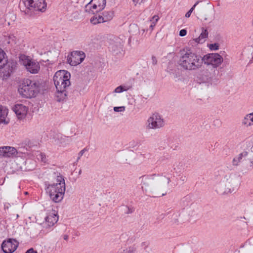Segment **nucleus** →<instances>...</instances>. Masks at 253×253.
<instances>
[{
  "label": "nucleus",
  "mask_w": 253,
  "mask_h": 253,
  "mask_svg": "<svg viewBox=\"0 0 253 253\" xmlns=\"http://www.w3.org/2000/svg\"><path fill=\"white\" fill-rule=\"evenodd\" d=\"M178 64L181 69L193 71L199 69L202 66V56L194 49L186 47L180 50V57Z\"/></svg>",
  "instance_id": "nucleus-1"
},
{
  "label": "nucleus",
  "mask_w": 253,
  "mask_h": 253,
  "mask_svg": "<svg viewBox=\"0 0 253 253\" xmlns=\"http://www.w3.org/2000/svg\"><path fill=\"white\" fill-rule=\"evenodd\" d=\"M45 190L50 199L54 203L61 202L64 197L65 191L64 177L60 173L57 176L56 182L50 184L45 183Z\"/></svg>",
  "instance_id": "nucleus-2"
},
{
  "label": "nucleus",
  "mask_w": 253,
  "mask_h": 253,
  "mask_svg": "<svg viewBox=\"0 0 253 253\" xmlns=\"http://www.w3.org/2000/svg\"><path fill=\"white\" fill-rule=\"evenodd\" d=\"M19 7L25 14L31 16L35 11H44L46 8V3L45 0H21L19 3Z\"/></svg>",
  "instance_id": "nucleus-3"
},
{
  "label": "nucleus",
  "mask_w": 253,
  "mask_h": 253,
  "mask_svg": "<svg viewBox=\"0 0 253 253\" xmlns=\"http://www.w3.org/2000/svg\"><path fill=\"white\" fill-rule=\"evenodd\" d=\"M40 83L29 79H25L18 88L19 93L25 98L35 97L40 92Z\"/></svg>",
  "instance_id": "nucleus-4"
},
{
  "label": "nucleus",
  "mask_w": 253,
  "mask_h": 253,
  "mask_svg": "<svg viewBox=\"0 0 253 253\" xmlns=\"http://www.w3.org/2000/svg\"><path fill=\"white\" fill-rule=\"evenodd\" d=\"M17 63L13 59H9L6 53L1 49V77L2 80L8 79L15 71Z\"/></svg>",
  "instance_id": "nucleus-5"
},
{
  "label": "nucleus",
  "mask_w": 253,
  "mask_h": 253,
  "mask_svg": "<svg viewBox=\"0 0 253 253\" xmlns=\"http://www.w3.org/2000/svg\"><path fill=\"white\" fill-rule=\"evenodd\" d=\"M71 74L66 70H60L53 76V81L56 89H69L71 86Z\"/></svg>",
  "instance_id": "nucleus-6"
},
{
  "label": "nucleus",
  "mask_w": 253,
  "mask_h": 253,
  "mask_svg": "<svg viewBox=\"0 0 253 253\" xmlns=\"http://www.w3.org/2000/svg\"><path fill=\"white\" fill-rule=\"evenodd\" d=\"M203 63L211 65L213 68L218 67L223 62V58L218 53H212L206 54L202 57Z\"/></svg>",
  "instance_id": "nucleus-7"
},
{
  "label": "nucleus",
  "mask_w": 253,
  "mask_h": 253,
  "mask_svg": "<svg viewBox=\"0 0 253 253\" xmlns=\"http://www.w3.org/2000/svg\"><path fill=\"white\" fill-rule=\"evenodd\" d=\"M114 14L113 11H104L100 14L94 15L90 20V22L93 25L101 23L110 21L114 17Z\"/></svg>",
  "instance_id": "nucleus-8"
},
{
  "label": "nucleus",
  "mask_w": 253,
  "mask_h": 253,
  "mask_svg": "<svg viewBox=\"0 0 253 253\" xmlns=\"http://www.w3.org/2000/svg\"><path fill=\"white\" fill-rule=\"evenodd\" d=\"M85 57V53L82 51H73L68 55L67 62L71 66H75L81 63Z\"/></svg>",
  "instance_id": "nucleus-9"
},
{
  "label": "nucleus",
  "mask_w": 253,
  "mask_h": 253,
  "mask_svg": "<svg viewBox=\"0 0 253 253\" xmlns=\"http://www.w3.org/2000/svg\"><path fill=\"white\" fill-rule=\"evenodd\" d=\"M148 126L150 128L157 129L163 127L165 123L162 116L158 113L152 115L148 120Z\"/></svg>",
  "instance_id": "nucleus-10"
},
{
  "label": "nucleus",
  "mask_w": 253,
  "mask_h": 253,
  "mask_svg": "<svg viewBox=\"0 0 253 253\" xmlns=\"http://www.w3.org/2000/svg\"><path fill=\"white\" fill-rule=\"evenodd\" d=\"M19 243L16 240L8 239L7 241H4L1 244V250L4 253H12L17 248Z\"/></svg>",
  "instance_id": "nucleus-11"
},
{
  "label": "nucleus",
  "mask_w": 253,
  "mask_h": 253,
  "mask_svg": "<svg viewBox=\"0 0 253 253\" xmlns=\"http://www.w3.org/2000/svg\"><path fill=\"white\" fill-rule=\"evenodd\" d=\"M23 64L26 67L27 71L31 74H37L40 70V65L39 62L26 57L22 59Z\"/></svg>",
  "instance_id": "nucleus-12"
},
{
  "label": "nucleus",
  "mask_w": 253,
  "mask_h": 253,
  "mask_svg": "<svg viewBox=\"0 0 253 253\" xmlns=\"http://www.w3.org/2000/svg\"><path fill=\"white\" fill-rule=\"evenodd\" d=\"M156 176V174H153L143 175L139 177V179H141V188L143 190L147 191L152 185Z\"/></svg>",
  "instance_id": "nucleus-13"
},
{
  "label": "nucleus",
  "mask_w": 253,
  "mask_h": 253,
  "mask_svg": "<svg viewBox=\"0 0 253 253\" xmlns=\"http://www.w3.org/2000/svg\"><path fill=\"white\" fill-rule=\"evenodd\" d=\"M13 110L20 120L24 119L27 114L28 107L22 104H17L14 105Z\"/></svg>",
  "instance_id": "nucleus-14"
},
{
  "label": "nucleus",
  "mask_w": 253,
  "mask_h": 253,
  "mask_svg": "<svg viewBox=\"0 0 253 253\" xmlns=\"http://www.w3.org/2000/svg\"><path fill=\"white\" fill-rule=\"evenodd\" d=\"M109 50L115 55L123 54V45L120 42H112L110 43Z\"/></svg>",
  "instance_id": "nucleus-15"
},
{
  "label": "nucleus",
  "mask_w": 253,
  "mask_h": 253,
  "mask_svg": "<svg viewBox=\"0 0 253 253\" xmlns=\"http://www.w3.org/2000/svg\"><path fill=\"white\" fill-rule=\"evenodd\" d=\"M17 154V150L11 146L1 147V156L3 157L10 158L15 156Z\"/></svg>",
  "instance_id": "nucleus-16"
},
{
  "label": "nucleus",
  "mask_w": 253,
  "mask_h": 253,
  "mask_svg": "<svg viewBox=\"0 0 253 253\" xmlns=\"http://www.w3.org/2000/svg\"><path fill=\"white\" fill-rule=\"evenodd\" d=\"M68 95L69 89H56L55 92L56 100L58 102L66 101Z\"/></svg>",
  "instance_id": "nucleus-17"
},
{
  "label": "nucleus",
  "mask_w": 253,
  "mask_h": 253,
  "mask_svg": "<svg viewBox=\"0 0 253 253\" xmlns=\"http://www.w3.org/2000/svg\"><path fill=\"white\" fill-rule=\"evenodd\" d=\"M58 220V216L56 214H51L47 215L45 218V227L48 228L54 225Z\"/></svg>",
  "instance_id": "nucleus-18"
},
{
  "label": "nucleus",
  "mask_w": 253,
  "mask_h": 253,
  "mask_svg": "<svg viewBox=\"0 0 253 253\" xmlns=\"http://www.w3.org/2000/svg\"><path fill=\"white\" fill-rule=\"evenodd\" d=\"M197 78L199 79L200 83L209 82L211 80V75L207 70L206 71H200L197 76Z\"/></svg>",
  "instance_id": "nucleus-19"
},
{
  "label": "nucleus",
  "mask_w": 253,
  "mask_h": 253,
  "mask_svg": "<svg viewBox=\"0 0 253 253\" xmlns=\"http://www.w3.org/2000/svg\"><path fill=\"white\" fill-rule=\"evenodd\" d=\"M99 7L97 6V4L95 3L91 2H89L85 6V11L86 12H88L90 14H95V12H98L100 11L101 10H98Z\"/></svg>",
  "instance_id": "nucleus-20"
},
{
  "label": "nucleus",
  "mask_w": 253,
  "mask_h": 253,
  "mask_svg": "<svg viewBox=\"0 0 253 253\" xmlns=\"http://www.w3.org/2000/svg\"><path fill=\"white\" fill-rule=\"evenodd\" d=\"M1 41H2V44L5 45L10 43H15L16 38L13 35L5 33L3 34L2 39L1 38Z\"/></svg>",
  "instance_id": "nucleus-21"
},
{
  "label": "nucleus",
  "mask_w": 253,
  "mask_h": 253,
  "mask_svg": "<svg viewBox=\"0 0 253 253\" xmlns=\"http://www.w3.org/2000/svg\"><path fill=\"white\" fill-rule=\"evenodd\" d=\"M209 35L207 29L202 28V33L197 38L194 39L195 42L198 43H203L205 42V40L208 38Z\"/></svg>",
  "instance_id": "nucleus-22"
},
{
  "label": "nucleus",
  "mask_w": 253,
  "mask_h": 253,
  "mask_svg": "<svg viewBox=\"0 0 253 253\" xmlns=\"http://www.w3.org/2000/svg\"><path fill=\"white\" fill-rule=\"evenodd\" d=\"M180 215V213L179 211H175L171 215V222L176 225L182 224L183 221L179 219Z\"/></svg>",
  "instance_id": "nucleus-23"
},
{
  "label": "nucleus",
  "mask_w": 253,
  "mask_h": 253,
  "mask_svg": "<svg viewBox=\"0 0 253 253\" xmlns=\"http://www.w3.org/2000/svg\"><path fill=\"white\" fill-rule=\"evenodd\" d=\"M91 2L95 3L99 7V10H102L105 7L106 4V0H91Z\"/></svg>",
  "instance_id": "nucleus-24"
},
{
  "label": "nucleus",
  "mask_w": 253,
  "mask_h": 253,
  "mask_svg": "<svg viewBox=\"0 0 253 253\" xmlns=\"http://www.w3.org/2000/svg\"><path fill=\"white\" fill-rule=\"evenodd\" d=\"M121 237L123 239L127 238L126 243L127 244H131L133 243L136 240V237L134 235L128 237V234L126 233L122 234Z\"/></svg>",
  "instance_id": "nucleus-25"
},
{
  "label": "nucleus",
  "mask_w": 253,
  "mask_h": 253,
  "mask_svg": "<svg viewBox=\"0 0 253 253\" xmlns=\"http://www.w3.org/2000/svg\"><path fill=\"white\" fill-rule=\"evenodd\" d=\"M191 204V197L189 195H187L183 197L181 200V205L182 207H186Z\"/></svg>",
  "instance_id": "nucleus-26"
},
{
  "label": "nucleus",
  "mask_w": 253,
  "mask_h": 253,
  "mask_svg": "<svg viewBox=\"0 0 253 253\" xmlns=\"http://www.w3.org/2000/svg\"><path fill=\"white\" fill-rule=\"evenodd\" d=\"M248 154V152L244 151L239 155L237 158H234L233 160V163L234 165H237L238 163L240 162L243 157H246Z\"/></svg>",
  "instance_id": "nucleus-27"
},
{
  "label": "nucleus",
  "mask_w": 253,
  "mask_h": 253,
  "mask_svg": "<svg viewBox=\"0 0 253 253\" xmlns=\"http://www.w3.org/2000/svg\"><path fill=\"white\" fill-rule=\"evenodd\" d=\"M131 88L130 86H125V85H120L117 87L115 90L114 92L116 93H121L123 91H127Z\"/></svg>",
  "instance_id": "nucleus-28"
},
{
  "label": "nucleus",
  "mask_w": 253,
  "mask_h": 253,
  "mask_svg": "<svg viewBox=\"0 0 253 253\" xmlns=\"http://www.w3.org/2000/svg\"><path fill=\"white\" fill-rule=\"evenodd\" d=\"M136 247L135 245L129 246L124 250H122L123 253H135L136 251Z\"/></svg>",
  "instance_id": "nucleus-29"
},
{
  "label": "nucleus",
  "mask_w": 253,
  "mask_h": 253,
  "mask_svg": "<svg viewBox=\"0 0 253 253\" xmlns=\"http://www.w3.org/2000/svg\"><path fill=\"white\" fill-rule=\"evenodd\" d=\"M242 124L243 125H244L246 126H251L252 125V123L250 121V119L249 118L248 115L247 114L243 119Z\"/></svg>",
  "instance_id": "nucleus-30"
},
{
  "label": "nucleus",
  "mask_w": 253,
  "mask_h": 253,
  "mask_svg": "<svg viewBox=\"0 0 253 253\" xmlns=\"http://www.w3.org/2000/svg\"><path fill=\"white\" fill-rule=\"evenodd\" d=\"M199 1H197L193 5V6L189 9V10L188 11H187L186 12V13L185 14V16L186 17V18H189L192 12H193V11L194 10V9H195V7L196 6V5L199 3Z\"/></svg>",
  "instance_id": "nucleus-31"
},
{
  "label": "nucleus",
  "mask_w": 253,
  "mask_h": 253,
  "mask_svg": "<svg viewBox=\"0 0 253 253\" xmlns=\"http://www.w3.org/2000/svg\"><path fill=\"white\" fill-rule=\"evenodd\" d=\"M219 45L218 43H211L209 45V47L211 50H217L219 49Z\"/></svg>",
  "instance_id": "nucleus-32"
},
{
  "label": "nucleus",
  "mask_w": 253,
  "mask_h": 253,
  "mask_svg": "<svg viewBox=\"0 0 253 253\" xmlns=\"http://www.w3.org/2000/svg\"><path fill=\"white\" fill-rule=\"evenodd\" d=\"M3 108L4 107L1 105V124L3 123L5 125H7L9 123V119L7 120L5 119H4V117L2 115Z\"/></svg>",
  "instance_id": "nucleus-33"
},
{
  "label": "nucleus",
  "mask_w": 253,
  "mask_h": 253,
  "mask_svg": "<svg viewBox=\"0 0 253 253\" xmlns=\"http://www.w3.org/2000/svg\"><path fill=\"white\" fill-rule=\"evenodd\" d=\"M149 245L150 243L149 242H143L141 244V247L144 248V250L147 253H150V251H151V250H150V251H148L147 250Z\"/></svg>",
  "instance_id": "nucleus-34"
},
{
  "label": "nucleus",
  "mask_w": 253,
  "mask_h": 253,
  "mask_svg": "<svg viewBox=\"0 0 253 253\" xmlns=\"http://www.w3.org/2000/svg\"><path fill=\"white\" fill-rule=\"evenodd\" d=\"M126 211L125 212L126 214L132 213L134 212L135 210L134 208L132 207L126 206Z\"/></svg>",
  "instance_id": "nucleus-35"
},
{
  "label": "nucleus",
  "mask_w": 253,
  "mask_h": 253,
  "mask_svg": "<svg viewBox=\"0 0 253 253\" xmlns=\"http://www.w3.org/2000/svg\"><path fill=\"white\" fill-rule=\"evenodd\" d=\"M125 106L114 107V110L117 112H124L125 110Z\"/></svg>",
  "instance_id": "nucleus-36"
},
{
  "label": "nucleus",
  "mask_w": 253,
  "mask_h": 253,
  "mask_svg": "<svg viewBox=\"0 0 253 253\" xmlns=\"http://www.w3.org/2000/svg\"><path fill=\"white\" fill-rule=\"evenodd\" d=\"M88 151V149L87 148V147H85L84 149H83V150H82L78 154L79 156L77 159V160H78L80 159V158L83 155V154H84V153L85 151Z\"/></svg>",
  "instance_id": "nucleus-37"
},
{
  "label": "nucleus",
  "mask_w": 253,
  "mask_h": 253,
  "mask_svg": "<svg viewBox=\"0 0 253 253\" xmlns=\"http://www.w3.org/2000/svg\"><path fill=\"white\" fill-rule=\"evenodd\" d=\"M187 34V30L186 29H182L179 31V35L180 37H184Z\"/></svg>",
  "instance_id": "nucleus-38"
},
{
  "label": "nucleus",
  "mask_w": 253,
  "mask_h": 253,
  "mask_svg": "<svg viewBox=\"0 0 253 253\" xmlns=\"http://www.w3.org/2000/svg\"><path fill=\"white\" fill-rule=\"evenodd\" d=\"M234 190V188H227L225 189L224 193H230Z\"/></svg>",
  "instance_id": "nucleus-39"
},
{
  "label": "nucleus",
  "mask_w": 253,
  "mask_h": 253,
  "mask_svg": "<svg viewBox=\"0 0 253 253\" xmlns=\"http://www.w3.org/2000/svg\"><path fill=\"white\" fill-rule=\"evenodd\" d=\"M25 253H38L36 250H35L33 248H30L28 249Z\"/></svg>",
  "instance_id": "nucleus-40"
},
{
  "label": "nucleus",
  "mask_w": 253,
  "mask_h": 253,
  "mask_svg": "<svg viewBox=\"0 0 253 253\" xmlns=\"http://www.w3.org/2000/svg\"><path fill=\"white\" fill-rule=\"evenodd\" d=\"M152 64L153 65H156L157 64V59L155 56L153 55L152 56Z\"/></svg>",
  "instance_id": "nucleus-41"
},
{
  "label": "nucleus",
  "mask_w": 253,
  "mask_h": 253,
  "mask_svg": "<svg viewBox=\"0 0 253 253\" xmlns=\"http://www.w3.org/2000/svg\"><path fill=\"white\" fill-rule=\"evenodd\" d=\"M179 179L182 182H185L187 180V177L185 175H182L180 176Z\"/></svg>",
  "instance_id": "nucleus-42"
},
{
  "label": "nucleus",
  "mask_w": 253,
  "mask_h": 253,
  "mask_svg": "<svg viewBox=\"0 0 253 253\" xmlns=\"http://www.w3.org/2000/svg\"><path fill=\"white\" fill-rule=\"evenodd\" d=\"M248 115L250 119V121L252 123V125H253V114L250 113Z\"/></svg>",
  "instance_id": "nucleus-43"
},
{
  "label": "nucleus",
  "mask_w": 253,
  "mask_h": 253,
  "mask_svg": "<svg viewBox=\"0 0 253 253\" xmlns=\"http://www.w3.org/2000/svg\"><path fill=\"white\" fill-rule=\"evenodd\" d=\"M10 207V205L9 203H5L4 205V210L6 211L8 210Z\"/></svg>",
  "instance_id": "nucleus-44"
},
{
  "label": "nucleus",
  "mask_w": 253,
  "mask_h": 253,
  "mask_svg": "<svg viewBox=\"0 0 253 253\" xmlns=\"http://www.w3.org/2000/svg\"><path fill=\"white\" fill-rule=\"evenodd\" d=\"M41 158L42 161H44V160L45 159V155L44 154H43L41 153L40 154Z\"/></svg>",
  "instance_id": "nucleus-45"
},
{
  "label": "nucleus",
  "mask_w": 253,
  "mask_h": 253,
  "mask_svg": "<svg viewBox=\"0 0 253 253\" xmlns=\"http://www.w3.org/2000/svg\"><path fill=\"white\" fill-rule=\"evenodd\" d=\"M153 19L154 20H155L156 22L158 21V19H159V17L157 15H154L153 17Z\"/></svg>",
  "instance_id": "nucleus-46"
},
{
  "label": "nucleus",
  "mask_w": 253,
  "mask_h": 253,
  "mask_svg": "<svg viewBox=\"0 0 253 253\" xmlns=\"http://www.w3.org/2000/svg\"><path fill=\"white\" fill-rule=\"evenodd\" d=\"M63 239L66 240V241H68V238H69V236L67 234H65L63 236Z\"/></svg>",
  "instance_id": "nucleus-47"
},
{
  "label": "nucleus",
  "mask_w": 253,
  "mask_h": 253,
  "mask_svg": "<svg viewBox=\"0 0 253 253\" xmlns=\"http://www.w3.org/2000/svg\"><path fill=\"white\" fill-rule=\"evenodd\" d=\"M131 27H133L134 28H135L136 29L138 30V27L137 26V25H135V24H133V25H130V28Z\"/></svg>",
  "instance_id": "nucleus-48"
},
{
  "label": "nucleus",
  "mask_w": 253,
  "mask_h": 253,
  "mask_svg": "<svg viewBox=\"0 0 253 253\" xmlns=\"http://www.w3.org/2000/svg\"><path fill=\"white\" fill-rule=\"evenodd\" d=\"M116 253H123L122 250H119V251Z\"/></svg>",
  "instance_id": "nucleus-49"
},
{
  "label": "nucleus",
  "mask_w": 253,
  "mask_h": 253,
  "mask_svg": "<svg viewBox=\"0 0 253 253\" xmlns=\"http://www.w3.org/2000/svg\"><path fill=\"white\" fill-rule=\"evenodd\" d=\"M166 194H167V192H166L165 193H163V194H162V196H159V197H161V196H165Z\"/></svg>",
  "instance_id": "nucleus-50"
},
{
  "label": "nucleus",
  "mask_w": 253,
  "mask_h": 253,
  "mask_svg": "<svg viewBox=\"0 0 253 253\" xmlns=\"http://www.w3.org/2000/svg\"><path fill=\"white\" fill-rule=\"evenodd\" d=\"M170 182V180L169 178H168V184H169Z\"/></svg>",
  "instance_id": "nucleus-51"
},
{
  "label": "nucleus",
  "mask_w": 253,
  "mask_h": 253,
  "mask_svg": "<svg viewBox=\"0 0 253 253\" xmlns=\"http://www.w3.org/2000/svg\"><path fill=\"white\" fill-rule=\"evenodd\" d=\"M81 173H82V170L80 169L79 172V174H81Z\"/></svg>",
  "instance_id": "nucleus-52"
},
{
  "label": "nucleus",
  "mask_w": 253,
  "mask_h": 253,
  "mask_svg": "<svg viewBox=\"0 0 253 253\" xmlns=\"http://www.w3.org/2000/svg\"><path fill=\"white\" fill-rule=\"evenodd\" d=\"M251 163L253 164V161H251Z\"/></svg>",
  "instance_id": "nucleus-53"
},
{
  "label": "nucleus",
  "mask_w": 253,
  "mask_h": 253,
  "mask_svg": "<svg viewBox=\"0 0 253 253\" xmlns=\"http://www.w3.org/2000/svg\"><path fill=\"white\" fill-rule=\"evenodd\" d=\"M28 194V192H25V194Z\"/></svg>",
  "instance_id": "nucleus-54"
},
{
  "label": "nucleus",
  "mask_w": 253,
  "mask_h": 253,
  "mask_svg": "<svg viewBox=\"0 0 253 253\" xmlns=\"http://www.w3.org/2000/svg\"><path fill=\"white\" fill-rule=\"evenodd\" d=\"M251 114H253V113H252Z\"/></svg>",
  "instance_id": "nucleus-55"
}]
</instances>
